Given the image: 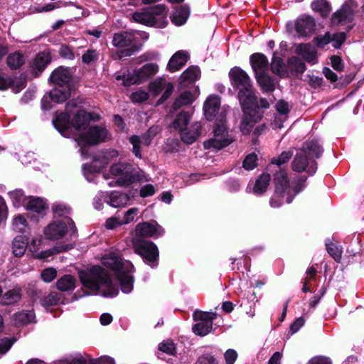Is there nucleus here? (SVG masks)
Returning a JSON list of instances; mask_svg holds the SVG:
<instances>
[{"instance_id": "obj_1", "label": "nucleus", "mask_w": 364, "mask_h": 364, "mask_svg": "<svg viewBox=\"0 0 364 364\" xmlns=\"http://www.w3.org/2000/svg\"><path fill=\"white\" fill-rule=\"evenodd\" d=\"M73 105L74 103L68 102L66 107L67 112L58 114L53 123L63 136H72L75 139L80 146L82 155L87 158L85 147L108 141L111 138V134L105 125L90 124V122H95L100 119V116L95 113L87 112L82 109L77 110L70 122L68 112H70V107Z\"/></svg>"}, {"instance_id": "obj_2", "label": "nucleus", "mask_w": 364, "mask_h": 364, "mask_svg": "<svg viewBox=\"0 0 364 364\" xmlns=\"http://www.w3.org/2000/svg\"><path fill=\"white\" fill-rule=\"evenodd\" d=\"M232 87L238 90V97L242 106L244 117L240 129L245 134H249L261 117L257 106V97L248 75L241 68L235 67L229 72Z\"/></svg>"}, {"instance_id": "obj_3", "label": "nucleus", "mask_w": 364, "mask_h": 364, "mask_svg": "<svg viewBox=\"0 0 364 364\" xmlns=\"http://www.w3.org/2000/svg\"><path fill=\"white\" fill-rule=\"evenodd\" d=\"M79 278L82 285L90 294H98L105 297H113L119 291L112 282L107 272L99 265L80 271Z\"/></svg>"}, {"instance_id": "obj_4", "label": "nucleus", "mask_w": 364, "mask_h": 364, "mask_svg": "<svg viewBox=\"0 0 364 364\" xmlns=\"http://www.w3.org/2000/svg\"><path fill=\"white\" fill-rule=\"evenodd\" d=\"M101 262L116 275L122 292L128 294L132 291L134 266L129 261L124 260L118 252L112 251L102 257Z\"/></svg>"}, {"instance_id": "obj_5", "label": "nucleus", "mask_w": 364, "mask_h": 364, "mask_svg": "<svg viewBox=\"0 0 364 364\" xmlns=\"http://www.w3.org/2000/svg\"><path fill=\"white\" fill-rule=\"evenodd\" d=\"M109 174H104L105 179L113 178L108 185L114 186H129L135 182L149 181L148 176L141 169L135 168L131 164L117 162L109 167Z\"/></svg>"}, {"instance_id": "obj_6", "label": "nucleus", "mask_w": 364, "mask_h": 364, "mask_svg": "<svg viewBox=\"0 0 364 364\" xmlns=\"http://www.w3.org/2000/svg\"><path fill=\"white\" fill-rule=\"evenodd\" d=\"M274 182L275 192L270 201L272 208L279 207L284 200L287 203H290L294 197L304 187V180L290 182L287 172L284 170H279L275 173Z\"/></svg>"}, {"instance_id": "obj_7", "label": "nucleus", "mask_w": 364, "mask_h": 364, "mask_svg": "<svg viewBox=\"0 0 364 364\" xmlns=\"http://www.w3.org/2000/svg\"><path fill=\"white\" fill-rule=\"evenodd\" d=\"M119 155L118 151L114 149H105L98 152L93 156V160L90 164L83 166L84 176L88 181H94L95 175L99 173L111 161L117 159Z\"/></svg>"}, {"instance_id": "obj_8", "label": "nucleus", "mask_w": 364, "mask_h": 364, "mask_svg": "<svg viewBox=\"0 0 364 364\" xmlns=\"http://www.w3.org/2000/svg\"><path fill=\"white\" fill-rule=\"evenodd\" d=\"M167 15L166 8L162 4L144 9L132 14L134 21L152 26L159 21H164Z\"/></svg>"}, {"instance_id": "obj_9", "label": "nucleus", "mask_w": 364, "mask_h": 364, "mask_svg": "<svg viewBox=\"0 0 364 364\" xmlns=\"http://www.w3.org/2000/svg\"><path fill=\"white\" fill-rule=\"evenodd\" d=\"M132 242L134 252L140 255L146 264L152 267L157 265L159 250L153 242L134 238Z\"/></svg>"}, {"instance_id": "obj_10", "label": "nucleus", "mask_w": 364, "mask_h": 364, "mask_svg": "<svg viewBox=\"0 0 364 364\" xmlns=\"http://www.w3.org/2000/svg\"><path fill=\"white\" fill-rule=\"evenodd\" d=\"M75 232V225L69 217L55 220L48 225L44 229V234L48 240H59L69 233Z\"/></svg>"}, {"instance_id": "obj_11", "label": "nucleus", "mask_w": 364, "mask_h": 364, "mask_svg": "<svg viewBox=\"0 0 364 364\" xmlns=\"http://www.w3.org/2000/svg\"><path fill=\"white\" fill-rule=\"evenodd\" d=\"M232 140L223 121V117L221 116L220 122H216L213 137L204 141L203 145L206 149H212L214 151H218L228 146Z\"/></svg>"}, {"instance_id": "obj_12", "label": "nucleus", "mask_w": 364, "mask_h": 364, "mask_svg": "<svg viewBox=\"0 0 364 364\" xmlns=\"http://www.w3.org/2000/svg\"><path fill=\"white\" fill-rule=\"evenodd\" d=\"M216 318L214 313L196 311L193 314V318L196 323L193 326V331L200 336H205L210 333L213 329V321Z\"/></svg>"}, {"instance_id": "obj_13", "label": "nucleus", "mask_w": 364, "mask_h": 364, "mask_svg": "<svg viewBox=\"0 0 364 364\" xmlns=\"http://www.w3.org/2000/svg\"><path fill=\"white\" fill-rule=\"evenodd\" d=\"M70 96L69 85L59 86L53 88L48 95H45L41 101L43 110H49L53 107V104L62 103Z\"/></svg>"}, {"instance_id": "obj_14", "label": "nucleus", "mask_w": 364, "mask_h": 364, "mask_svg": "<svg viewBox=\"0 0 364 364\" xmlns=\"http://www.w3.org/2000/svg\"><path fill=\"white\" fill-rule=\"evenodd\" d=\"M358 5L354 0H347L343 4L341 9L333 15L332 23L334 25L345 26L352 22L354 16V11Z\"/></svg>"}, {"instance_id": "obj_15", "label": "nucleus", "mask_w": 364, "mask_h": 364, "mask_svg": "<svg viewBox=\"0 0 364 364\" xmlns=\"http://www.w3.org/2000/svg\"><path fill=\"white\" fill-rule=\"evenodd\" d=\"M160 132L159 127H151L141 138L133 135L129 138V142L132 145V152L136 158H141V145L148 146L151 144L152 139Z\"/></svg>"}, {"instance_id": "obj_16", "label": "nucleus", "mask_w": 364, "mask_h": 364, "mask_svg": "<svg viewBox=\"0 0 364 364\" xmlns=\"http://www.w3.org/2000/svg\"><path fill=\"white\" fill-rule=\"evenodd\" d=\"M134 41L135 38L133 33L122 32L114 34L112 39V44L114 46L120 48H128L127 49L122 50V55L120 57L128 56L131 55L135 51V49L134 48Z\"/></svg>"}, {"instance_id": "obj_17", "label": "nucleus", "mask_w": 364, "mask_h": 364, "mask_svg": "<svg viewBox=\"0 0 364 364\" xmlns=\"http://www.w3.org/2000/svg\"><path fill=\"white\" fill-rule=\"evenodd\" d=\"M220 99L215 95H210L204 102L203 111L206 119L209 121L215 119L216 122H220L221 116L225 119V111L218 113L220 108Z\"/></svg>"}, {"instance_id": "obj_18", "label": "nucleus", "mask_w": 364, "mask_h": 364, "mask_svg": "<svg viewBox=\"0 0 364 364\" xmlns=\"http://www.w3.org/2000/svg\"><path fill=\"white\" fill-rule=\"evenodd\" d=\"M136 235L139 237H150L157 238L164 232V228L156 221L144 222L136 225Z\"/></svg>"}, {"instance_id": "obj_19", "label": "nucleus", "mask_w": 364, "mask_h": 364, "mask_svg": "<svg viewBox=\"0 0 364 364\" xmlns=\"http://www.w3.org/2000/svg\"><path fill=\"white\" fill-rule=\"evenodd\" d=\"M311 159L304 151L299 150L291 163L293 171L297 172L304 171L309 165L307 171L311 175L314 173L316 170V164L314 161H311Z\"/></svg>"}, {"instance_id": "obj_20", "label": "nucleus", "mask_w": 364, "mask_h": 364, "mask_svg": "<svg viewBox=\"0 0 364 364\" xmlns=\"http://www.w3.org/2000/svg\"><path fill=\"white\" fill-rule=\"evenodd\" d=\"M315 21L309 16H301L295 21V30L299 36L311 35L315 28Z\"/></svg>"}, {"instance_id": "obj_21", "label": "nucleus", "mask_w": 364, "mask_h": 364, "mask_svg": "<svg viewBox=\"0 0 364 364\" xmlns=\"http://www.w3.org/2000/svg\"><path fill=\"white\" fill-rule=\"evenodd\" d=\"M251 66L255 73V77L266 74L269 70L267 57L259 53H254L250 57Z\"/></svg>"}, {"instance_id": "obj_22", "label": "nucleus", "mask_w": 364, "mask_h": 364, "mask_svg": "<svg viewBox=\"0 0 364 364\" xmlns=\"http://www.w3.org/2000/svg\"><path fill=\"white\" fill-rule=\"evenodd\" d=\"M277 114L274 119L272 123L274 129H280L283 126V122L288 118L289 107L287 102L284 100H279L276 104Z\"/></svg>"}, {"instance_id": "obj_23", "label": "nucleus", "mask_w": 364, "mask_h": 364, "mask_svg": "<svg viewBox=\"0 0 364 364\" xmlns=\"http://www.w3.org/2000/svg\"><path fill=\"white\" fill-rule=\"evenodd\" d=\"M200 134L201 125L196 122L181 132V140L187 144H191L197 140Z\"/></svg>"}, {"instance_id": "obj_24", "label": "nucleus", "mask_w": 364, "mask_h": 364, "mask_svg": "<svg viewBox=\"0 0 364 364\" xmlns=\"http://www.w3.org/2000/svg\"><path fill=\"white\" fill-rule=\"evenodd\" d=\"M199 95L200 90L198 87H196L193 91H185L182 92L174 101L173 109L177 110L183 105L191 104Z\"/></svg>"}, {"instance_id": "obj_25", "label": "nucleus", "mask_w": 364, "mask_h": 364, "mask_svg": "<svg viewBox=\"0 0 364 364\" xmlns=\"http://www.w3.org/2000/svg\"><path fill=\"white\" fill-rule=\"evenodd\" d=\"M200 77V68L197 66H190L181 74L179 85L181 87H186L195 82Z\"/></svg>"}, {"instance_id": "obj_26", "label": "nucleus", "mask_w": 364, "mask_h": 364, "mask_svg": "<svg viewBox=\"0 0 364 364\" xmlns=\"http://www.w3.org/2000/svg\"><path fill=\"white\" fill-rule=\"evenodd\" d=\"M70 78L71 73L70 69L63 67L55 69L50 75L51 81L59 86L68 85V84Z\"/></svg>"}, {"instance_id": "obj_27", "label": "nucleus", "mask_w": 364, "mask_h": 364, "mask_svg": "<svg viewBox=\"0 0 364 364\" xmlns=\"http://www.w3.org/2000/svg\"><path fill=\"white\" fill-rule=\"evenodd\" d=\"M300 150L311 159L318 158L323 153V148L316 139L306 141Z\"/></svg>"}, {"instance_id": "obj_28", "label": "nucleus", "mask_w": 364, "mask_h": 364, "mask_svg": "<svg viewBox=\"0 0 364 364\" xmlns=\"http://www.w3.org/2000/svg\"><path fill=\"white\" fill-rule=\"evenodd\" d=\"M188 58V53L183 50L176 52L169 60L168 69L173 73L180 70L187 62Z\"/></svg>"}, {"instance_id": "obj_29", "label": "nucleus", "mask_w": 364, "mask_h": 364, "mask_svg": "<svg viewBox=\"0 0 364 364\" xmlns=\"http://www.w3.org/2000/svg\"><path fill=\"white\" fill-rule=\"evenodd\" d=\"M129 200L128 194L113 191L107 193V203L114 208L124 207L128 204Z\"/></svg>"}, {"instance_id": "obj_30", "label": "nucleus", "mask_w": 364, "mask_h": 364, "mask_svg": "<svg viewBox=\"0 0 364 364\" xmlns=\"http://www.w3.org/2000/svg\"><path fill=\"white\" fill-rule=\"evenodd\" d=\"M296 52L307 62L314 64L316 59V50L309 44L301 43L296 46Z\"/></svg>"}, {"instance_id": "obj_31", "label": "nucleus", "mask_w": 364, "mask_h": 364, "mask_svg": "<svg viewBox=\"0 0 364 364\" xmlns=\"http://www.w3.org/2000/svg\"><path fill=\"white\" fill-rule=\"evenodd\" d=\"M50 62V55L48 53L43 52L38 54L32 64V69L35 75H38Z\"/></svg>"}, {"instance_id": "obj_32", "label": "nucleus", "mask_w": 364, "mask_h": 364, "mask_svg": "<svg viewBox=\"0 0 364 364\" xmlns=\"http://www.w3.org/2000/svg\"><path fill=\"white\" fill-rule=\"evenodd\" d=\"M115 79L117 81L122 80V84L124 86H130L136 83L141 82L136 70L133 71L127 70L122 75L115 74Z\"/></svg>"}, {"instance_id": "obj_33", "label": "nucleus", "mask_w": 364, "mask_h": 364, "mask_svg": "<svg viewBox=\"0 0 364 364\" xmlns=\"http://www.w3.org/2000/svg\"><path fill=\"white\" fill-rule=\"evenodd\" d=\"M28 245V238L23 235L16 236L12 242V252L16 257H21L24 255Z\"/></svg>"}, {"instance_id": "obj_34", "label": "nucleus", "mask_w": 364, "mask_h": 364, "mask_svg": "<svg viewBox=\"0 0 364 364\" xmlns=\"http://www.w3.org/2000/svg\"><path fill=\"white\" fill-rule=\"evenodd\" d=\"M189 14L190 12L188 7L180 6L173 11L171 16V21L176 26H182L186 22Z\"/></svg>"}, {"instance_id": "obj_35", "label": "nucleus", "mask_w": 364, "mask_h": 364, "mask_svg": "<svg viewBox=\"0 0 364 364\" xmlns=\"http://www.w3.org/2000/svg\"><path fill=\"white\" fill-rule=\"evenodd\" d=\"M75 283V279L73 276L67 274L57 281L56 287L61 291H68L74 289Z\"/></svg>"}, {"instance_id": "obj_36", "label": "nucleus", "mask_w": 364, "mask_h": 364, "mask_svg": "<svg viewBox=\"0 0 364 364\" xmlns=\"http://www.w3.org/2000/svg\"><path fill=\"white\" fill-rule=\"evenodd\" d=\"M35 314L33 311H22L13 316V321L16 325H25L34 321Z\"/></svg>"}, {"instance_id": "obj_37", "label": "nucleus", "mask_w": 364, "mask_h": 364, "mask_svg": "<svg viewBox=\"0 0 364 364\" xmlns=\"http://www.w3.org/2000/svg\"><path fill=\"white\" fill-rule=\"evenodd\" d=\"M141 81L143 82L149 77L157 73L159 66L156 63H147L142 66L140 69L136 70Z\"/></svg>"}, {"instance_id": "obj_38", "label": "nucleus", "mask_w": 364, "mask_h": 364, "mask_svg": "<svg viewBox=\"0 0 364 364\" xmlns=\"http://www.w3.org/2000/svg\"><path fill=\"white\" fill-rule=\"evenodd\" d=\"M21 298V289L15 288L6 291L1 298V302L4 305H11L18 301Z\"/></svg>"}, {"instance_id": "obj_39", "label": "nucleus", "mask_w": 364, "mask_h": 364, "mask_svg": "<svg viewBox=\"0 0 364 364\" xmlns=\"http://www.w3.org/2000/svg\"><path fill=\"white\" fill-rule=\"evenodd\" d=\"M25 208L28 210L42 213L46 209V203L38 198H28Z\"/></svg>"}, {"instance_id": "obj_40", "label": "nucleus", "mask_w": 364, "mask_h": 364, "mask_svg": "<svg viewBox=\"0 0 364 364\" xmlns=\"http://www.w3.org/2000/svg\"><path fill=\"white\" fill-rule=\"evenodd\" d=\"M71 247L70 246H62V247H55L53 248H51V249H49V250H44V251H41L39 252V250L34 253L33 255V257L36 259H48V257L53 256V255L55 254H57L58 252H63V251H66L68 250H69Z\"/></svg>"}, {"instance_id": "obj_41", "label": "nucleus", "mask_w": 364, "mask_h": 364, "mask_svg": "<svg viewBox=\"0 0 364 364\" xmlns=\"http://www.w3.org/2000/svg\"><path fill=\"white\" fill-rule=\"evenodd\" d=\"M270 181V176L268 173H262L256 181L253 192L255 194H262L269 186Z\"/></svg>"}, {"instance_id": "obj_42", "label": "nucleus", "mask_w": 364, "mask_h": 364, "mask_svg": "<svg viewBox=\"0 0 364 364\" xmlns=\"http://www.w3.org/2000/svg\"><path fill=\"white\" fill-rule=\"evenodd\" d=\"M9 196L14 207H26L28 198L24 195L23 192L21 190H15L11 191L9 193Z\"/></svg>"}, {"instance_id": "obj_43", "label": "nucleus", "mask_w": 364, "mask_h": 364, "mask_svg": "<svg viewBox=\"0 0 364 364\" xmlns=\"http://www.w3.org/2000/svg\"><path fill=\"white\" fill-rule=\"evenodd\" d=\"M190 119L191 114L188 112L184 111L180 112L173 122V128L181 132L185 128L188 127L187 126Z\"/></svg>"}, {"instance_id": "obj_44", "label": "nucleus", "mask_w": 364, "mask_h": 364, "mask_svg": "<svg viewBox=\"0 0 364 364\" xmlns=\"http://www.w3.org/2000/svg\"><path fill=\"white\" fill-rule=\"evenodd\" d=\"M311 8L323 17L327 16L331 11L330 5L326 0H314L311 4Z\"/></svg>"}, {"instance_id": "obj_45", "label": "nucleus", "mask_w": 364, "mask_h": 364, "mask_svg": "<svg viewBox=\"0 0 364 364\" xmlns=\"http://www.w3.org/2000/svg\"><path fill=\"white\" fill-rule=\"evenodd\" d=\"M256 79L264 92H272L274 90V82L267 73L256 77Z\"/></svg>"}, {"instance_id": "obj_46", "label": "nucleus", "mask_w": 364, "mask_h": 364, "mask_svg": "<svg viewBox=\"0 0 364 364\" xmlns=\"http://www.w3.org/2000/svg\"><path fill=\"white\" fill-rule=\"evenodd\" d=\"M271 70L272 73L277 74L281 77H284L287 75V73L284 67L282 60L274 55L271 63Z\"/></svg>"}, {"instance_id": "obj_47", "label": "nucleus", "mask_w": 364, "mask_h": 364, "mask_svg": "<svg viewBox=\"0 0 364 364\" xmlns=\"http://www.w3.org/2000/svg\"><path fill=\"white\" fill-rule=\"evenodd\" d=\"M13 229L16 232H24L28 229V223L23 215H17L13 219Z\"/></svg>"}, {"instance_id": "obj_48", "label": "nucleus", "mask_w": 364, "mask_h": 364, "mask_svg": "<svg viewBox=\"0 0 364 364\" xmlns=\"http://www.w3.org/2000/svg\"><path fill=\"white\" fill-rule=\"evenodd\" d=\"M61 299V295L56 292L50 293L46 296H44L41 299V304L44 307H49L56 305Z\"/></svg>"}, {"instance_id": "obj_49", "label": "nucleus", "mask_w": 364, "mask_h": 364, "mask_svg": "<svg viewBox=\"0 0 364 364\" xmlns=\"http://www.w3.org/2000/svg\"><path fill=\"white\" fill-rule=\"evenodd\" d=\"M24 62L23 55L19 53H14L8 56V65L12 69L18 68Z\"/></svg>"}, {"instance_id": "obj_50", "label": "nucleus", "mask_w": 364, "mask_h": 364, "mask_svg": "<svg viewBox=\"0 0 364 364\" xmlns=\"http://www.w3.org/2000/svg\"><path fill=\"white\" fill-rule=\"evenodd\" d=\"M166 80L162 78H157L155 80L150 82L149 88V91L154 95L156 96L162 92L165 85Z\"/></svg>"}, {"instance_id": "obj_51", "label": "nucleus", "mask_w": 364, "mask_h": 364, "mask_svg": "<svg viewBox=\"0 0 364 364\" xmlns=\"http://www.w3.org/2000/svg\"><path fill=\"white\" fill-rule=\"evenodd\" d=\"M290 68L296 73H302L306 70L304 63L296 57L291 58L289 60Z\"/></svg>"}, {"instance_id": "obj_52", "label": "nucleus", "mask_w": 364, "mask_h": 364, "mask_svg": "<svg viewBox=\"0 0 364 364\" xmlns=\"http://www.w3.org/2000/svg\"><path fill=\"white\" fill-rule=\"evenodd\" d=\"M326 250L329 255L336 261L340 262L341 259V248L337 245L331 242L326 244Z\"/></svg>"}, {"instance_id": "obj_53", "label": "nucleus", "mask_w": 364, "mask_h": 364, "mask_svg": "<svg viewBox=\"0 0 364 364\" xmlns=\"http://www.w3.org/2000/svg\"><path fill=\"white\" fill-rule=\"evenodd\" d=\"M257 162V156L254 153L250 154L243 161V167L247 171L252 170L256 167Z\"/></svg>"}, {"instance_id": "obj_54", "label": "nucleus", "mask_w": 364, "mask_h": 364, "mask_svg": "<svg viewBox=\"0 0 364 364\" xmlns=\"http://www.w3.org/2000/svg\"><path fill=\"white\" fill-rule=\"evenodd\" d=\"M293 151L291 150L283 151L278 157L273 158L272 159V163L277 166H281L287 163L291 159Z\"/></svg>"}, {"instance_id": "obj_55", "label": "nucleus", "mask_w": 364, "mask_h": 364, "mask_svg": "<svg viewBox=\"0 0 364 364\" xmlns=\"http://www.w3.org/2000/svg\"><path fill=\"white\" fill-rule=\"evenodd\" d=\"M16 342L14 338H4L0 339V355H4L6 353L13 344Z\"/></svg>"}, {"instance_id": "obj_56", "label": "nucleus", "mask_w": 364, "mask_h": 364, "mask_svg": "<svg viewBox=\"0 0 364 364\" xmlns=\"http://www.w3.org/2000/svg\"><path fill=\"white\" fill-rule=\"evenodd\" d=\"M53 211L55 216L65 217L64 215L70 213V209L63 203H55L52 207Z\"/></svg>"}, {"instance_id": "obj_57", "label": "nucleus", "mask_w": 364, "mask_h": 364, "mask_svg": "<svg viewBox=\"0 0 364 364\" xmlns=\"http://www.w3.org/2000/svg\"><path fill=\"white\" fill-rule=\"evenodd\" d=\"M56 275L57 272L55 269L53 267L45 269L42 271L41 274L43 281L47 283L52 282L56 277Z\"/></svg>"}, {"instance_id": "obj_58", "label": "nucleus", "mask_w": 364, "mask_h": 364, "mask_svg": "<svg viewBox=\"0 0 364 364\" xmlns=\"http://www.w3.org/2000/svg\"><path fill=\"white\" fill-rule=\"evenodd\" d=\"M149 98V94L142 90H139L131 95V100L134 103H141Z\"/></svg>"}, {"instance_id": "obj_59", "label": "nucleus", "mask_w": 364, "mask_h": 364, "mask_svg": "<svg viewBox=\"0 0 364 364\" xmlns=\"http://www.w3.org/2000/svg\"><path fill=\"white\" fill-rule=\"evenodd\" d=\"M159 349L169 355H173L176 351L175 345L171 341H166L161 343L159 346Z\"/></svg>"}, {"instance_id": "obj_60", "label": "nucleus", "mask_w": 364, "mask_h": 364, "mask_svg": "<svg viewBox=\"0 0 364 364\" xmlns=\"http://www.w3.org/2000/svg\"><path fill=\"white\" fill-rule=\"evenodd\" d=\"M102 199L107 203V193L99 192L94 198L93 205L96 210H101L103 206Z\"/></svg>"}, {"instance_id": "obj_61", "label": "nucleus", "mask_w": 364, "mask_h": 364, "mask_svg": "<svg viewBox=\"0 0 364 364\" xmlns=\"http://www.w3.org/2000/svg\"><path fill=\"white\" fill-rule=\"evenodd\" d=\"M139 213V209L137 208H132L125 212L122 223L128 224L134 220V218Z\"/></svg>"}, {"instance_id": "obj_62", "label": "nucleus", "mask_w": 364, "mask_h": 364, "mask_svg": "<svg viewBox=\"0 0 364 364\" xmlns=\"http://www.w3.org/2000/svg\"><path fill=\"white\" fill-rule=\"evenodd\" d=\"M331 39L333 46L336 48H338L346 40V33L344 32H341L333 34V36L331 35Z\"/></svg>"}, {"instance_id": "obj_63", "label": "nucleus", "mask_w": 364, "mask_h": 364, "mask_svg": "<svg viewBox=\"0 0 364 364\" xmlns=\"http://www.w3.org/2000/svg\"><path fill=\"white\" fill-rule=\"evenodd\" d=\"M156 193L154 186L151 184H146L140 188L139 194L142 198L153 196Z\"/></svg>"}, {"instance_id": "obj_64", "label": "nucleus", "mask_w": 364, "mask_h": 364, "mask_svg": "<svg viewBox=\"0 0 364 364\" xmlns=\"http://www.w3.org/2000/svg\"><path fill=\"white\" fill-rule=\"evenodd\" d=\"M90 362L91 364H115L114 358L107 355L96 359L92 358V360H90Z\"/></svg>"}]
</instances>
